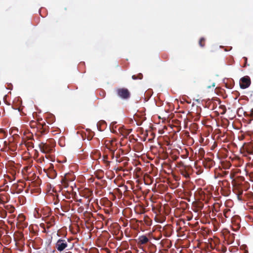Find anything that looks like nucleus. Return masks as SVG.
<instances>
[{
    "instance_id": "1",
    "label": "nucleus",
    "mask_w": 253,
    "mask_h": 253,
    "mask_svg": "<svg viewBox=\"0 0 253 253\" xmlns=\"http://www.w3.org/2000/svg\"><path fill=\"white\" fill-rule=\"evenodd\" d=\"M72 239L63 238L59 239L56 244L55 248L57 250L60 252L64 251L65 249L69 247V250L72 249L74 247V244H69L71 241H72Z\"/></svg>"
},
{
    "instance_id": "2",
    "label": "nucleus",
    "mask_w": 253,
    "mask_h": 253,
    "mask_svg": "<svg viewBox=\"0 0 253 253\" xmlns=\"http://www.w3.org/2000/svg\"><path fill=\"white\" fill-rule=\"evenodd\" d=\"M53 147L54 143L53 139H50L46 142H42L39 144V147L41 152L46 154L53 152Z\"/></svg>"
},
{
    "instance_id": "3",
    "label": "nucleus",
    "mask_w": 253,
    "mask_h": 253,
    "mask_svg": "<svg viewBox=\"0 0 253 253\" xmlns=\"http://www.w3.org/2000/svg\"><path fill=\"white\" fill-rule=\"evenodd\" d=\"M116 95L123 100H127L130 97V92L125 87H118L115 90Z\"/></svg>"
},
{
    "instance_id": "4",
    "label": "nucleus",
    "mask_w": 253,
    "mask_h": 253,
    "mask_svg": "<svg viewBox=\"0 0 253 253\" xmlns=\"http://www.w3.org/2000/svg\"><path fill=\"white\" fill-rule=\"evenodd\" d=\"M45 224L44 227V232L47 233L50 232L49 229L55 224L54 217L52 216L46 219Z\"/></svg>"
},
{
    "instance_id": "5",
    "label": "nucleus",
    "mask_w": 253,
    "mask_h": 253,
    "mask_svg": "<svg viewBox=\"0 0 253 253\" xmlns=\"http://www.w3.org/2000/svg\"><path fill=\"white\" fill-rule=\"evenodd\" d=\"M192 168L189 165H187L185 168L179 169L181 174L186 178H189L190 177V175L192 173Z\"/></svg>"
},
{
    "instance_id": "6",
    "label": "nucleus",
    "mask_w": 253,
    "mask_h": 253,
    "mask_svg": "<svg viewBox=\"0 0 253 253\" xmlns=\"http://www.w3.org/2000/svg\"><path fill=\"white\" fill-rule=\"evenodd\" d=\"M251 82L249 76H245L240 80V86L241 88L245 89L248 87L251 84Z\"/></svg>"
},
{
    "instance_id": "7",
    "label": "nucleus",
    "mask_w": 253,
    "mask_h": 253,
    "mask_svg": "<svg viewBox=\"0 0 253 253\" xmlns=\"http://www.w3.org/2000/svg\"><path fill=\"white\" fill-rule=\"evenodd\" d=\"M116 142L115 140L109 141L106 143V147L112 152V157L114 156V152L116 150Z\"/></svg>"
},
{
    "instance_id": "8",
    "label": "nucleus",
    "mask_w": 253,
    "mask_h": 253,
    "mask_svg": "<svg viewBox=\"0 0 253 253\" xmlns=\"http://www.w3.org/2000/svg\"><path fill=\"white\" fill-rule=\"evenodd\" d=\"M203 164L206 168L210 169L213 166L214 162L211 159L207 158L205 159Z\"/></svg>"
},
{
    "instance_id": "9",
    "label": "nucleus",
    "mask_w": 253,
    "mask_h": 253,
    "mask_svg": "<svg viewBox=\"0 0 253 253\" xmlns=\"http://www.w3.org/2000/svg\"><path fill=\"white\" fill-rule=\"evenodd\" d=\"M137 240L138 245H145L149 241L148 238L146 235L140 236Z\"/></svg>"
},
{
    "instance_id": "10",
    "label": "nucleus",
    "mask_w": 253,
    "mask_h": 253,
    "mask_svg": "<svg viewBox=\"0 0 253 253\" xmlns=\"http://www.w3.org/2000/svg\"><path fill=\"white\" fill-rule=\"evenodd\" d=\"M62 184L64 185L65 188H68V190H67V192L69 193V194H70V193L73 191V188L72 186L69 187L68 186V183L66 181V179L62 180Z\"/></svg>"
},
{
    "instance_id": "11",
    "label": "nucleus",
    "mask_w": 253,
    "mask_h": 253,
    "mask_svg": "<svg viewBox=\"0 0 253 253\" xmlns=\"http://www.w3.org/2000/svg\"><path fill=\"white\" fill-rule=\"evenodd\" d=\"M39 131L40 132V135H43L45 133L47 130V128L45 124H42V126H40L39 127Z\"/></svg>"
},
{
    "instance_id": "12",
    "label": "nucleus",
    "mask_w": 253,
    "mask_h": 253,
    "mask_svg": "<svg viewBox=\"0 0 253 253\" xmlns=\"http://www.w3.org/2000/svg\"><path fill=\"white\" fill-rule=\"evenodd\" d=\"M47 176L51 179H54L57 175V173L55 170H52V171H46Z\"/></svg>"
},
{
    "instance_id": "13",
    "label": "nucleus",
    "mask_w": 253,
    "mask_h": 253,
    "mask_svg": "<svg viewBox=\"0 0 253 253\" xmlns=\"http://www.w3.org/2000/svg\"><path fill=\"white\" fill-rule=\"evenodd\" d=\"M4 210L6 211V212L9 213H13L15 211V208L11 205H6L4 206Z\"/></svg>"
},
{
    "instance_id": "14",
    "label": "nucleus",
    "mask_w": 253,
    "mask_h": 253,
    "mask_svg": "<svg viewBox=\"0 0 253 253\" xmlns=\"http://www.w3.org/2000/svg\"><path fill=\"white\" fill-rule=\"evenodd\" d=\"M143 78V75L141 73H139L137 75H134L132 76V79L134 80H141Z\"/></svg>"
},
{
    "instance_id": "15",
    "label": "nucleus",
    "mask_w": 253,
    "mask_h": 253,
    "mask_svg": "<svg viewBox=\"0 0 253 253\" xmlns=\"http://www.w3.org/2000/svg\"><path fill=\"white\" fill-rule=\"evenodd\" d=\"M7 215V212L4 209H1L0 210V216L3 218H4L6 217Z\"/></svg>"
},
{
    "instance_id": "16",
    "label": "nucleus",
    "mask_w": 253,
    "mask_h": 253,
    "mask_svg": "<svg viewBox=\"0 0 253 253\" xmlns=\"http://www.w3.org/2000/svg\"><path fill=\"white\" fill-rule=\"evenodd\" d=\"M187 166V165H185L184 163L181 161L178 162L177 164V167L179 168V169L185 168Z\"/></svg>"
},
{
    "instance_id": "17",
    "label": "nucleus",
    "mask_w": 253,
    "mask_h": 253,
    "mask_svg": "<svg viewBox=\"0 0 253 253\" xmlns=\"http://www.w3.org/2000/svg\"><path fill=\"white\" fill-rule=\"evenodd\" d=\"M205 39L204 38H201L199 42L200 46L202 47H204L205 45Z\"/></svg>"
},
{
    "instance_id": "18",
    "label": "nucleus",
    "mask_w": 253,
    "mask_h": 253,
    "mask_svg": "<svg viewBox=\"0 0 253 253\" xmlns=\"http://www.w3.org/2000/svg\"><path fill=\"white\" fill-rule=\"evenodd\" d=\"M230 212H231L230 210H229V209H225L224 211V212H223V214H224V216L226 218L229 217V214H230Z\"/></svg>"
},
{
    "instance_id": "19",
    "label": "nucleus",
    "mask_w": 253,
    "mask_h": 253,
    "mask_svg": "<svg viewBox=\"0 0 253 253\" xmlns=\"http://www.w3.org/2000/svg\"><path fill=\"white\" fill-rule=\"evenodd\" d=\"M107 159H108L107 156H106V155L103 156V160L104 162L105 163L106 166H109L110 165V162L107 160Z\"/></svg>"
},
{
    "instance_id": "20",
    "label": "nucleus",
    "mask_w": 253,
    "mask_h": 253,
    "mask_svg": "<svg viewBox=\"0 0 253 253\" xmlns=\"http://www.w3.org/2000/svg\"><path fill=\"white\" fill-rule=\"evenodd\" d=\"M18 187V185L17 184H13L10 190L12 191L11 192V193L14 194L15 193V190Z\"/></svg>"
},
{
    "instance_id": "21",
    "label": "nucleus",
    "mask_w": 253,
    "mask_h": 253,
    "mask_svg": "<svg viewBox=\"0 0 253 253\" xmlns=\"http://www.w3.org/2000/svg\"><path fill=\"white\" fill-rule=\"evenodd\" d=\"M52 170H54V166H53V164H50L47 170V171H52Z\"/></svg>"
},
{
    "instance_id": "22",
    "label": "nucleus",
    "mask_w": 253,
    "mask_h": 253,
    "mask_svg": "<svg viewBox=\"0 0 253 253\" xmlns=\"http://www.w3.org/2000/svg\"><path fill=\"white\" fill-rule=\"evenodd\" d=\"M61 208L62 211L64 212H67L69 210V209L68 207H65L64 208L62 207Z\"/></svg>"
},
{
    "instance_id": "23",
    "label": "nucleus",
    "mask_w": 253,
    "mask_h": 253,
    "mask_svg": "<svg viewBox=\"0 0 253 253\" xmlns=\"http://www.w3.org/2000/svg\"><path fill=\"white\" fill-rule=\"evenodd\" d=\"M11 175L12 176H16V170H15L14 169H11V171L10 172Z\"/></svg>"
},
{
    "instance_id": "24",
    "label": "nucleus",
    "mask_w": 253,
    "mask_h": 253,
    "mask_svg": "<svg viewBox=\"0 0 253 253\" xmlns=\"http://www.w3.org/2000/svg\"><path fill=\"white\" fill-rule=\"evenodd\" d=\"M244 59L245 60V64L243 67H245L247 65V58L246 57H244Z\"/></svg>"
},
{
    "instance_id": "25",
    "label": "nucleus",
    "mask_w": 253,
    "mask_h": 253,
    "mask_svg": "<svg viewBox=\"0 0 253 253\" xmlns=\"http://www.w3.org/2000/svg\"><path fill=\"white\" fill-rule=\"evenodd\" d=\"M131 131H132L131 129L127 130L126 131V132H125V134H124V135H128L131 132Z\"/></svg>"
},
{
    "instance_id": "26",
    "label": "nucleus",
    "mask_w": 253,
    "mask_h": 253,
    "mask_svg": "<svg viewBox=\"0 0 253 253\" xmlns=\"http://www.w3.org/2000/svg\"><path fill=\"white\" fill-rule=\"evenodd\" d=\"M0 133H2L3 136H4L5 135V132L2 130H0Z\"/></svg>"
},
{
    "instance_id": "27",
    "label": "nucleus",
    "mask_w": 253,
    "mask_h": 253,
    "mask_svg": "<svg viewBox=\"0 0 253 253\" xmlns=\"http://www.w3.org/2000/svg\"><path fill=\"white\" fill-rule=\"evenodd\" d=\"M242 194H243V191H240V192H239V193L238 194V198H239V197H240V196H241V195H242Z\"/></svg>"
},
{
    "instance_id": "28",
    "label": "nucleus",
    "mask_w": 253,
    "mask_h": 253,
    "mask_svg": "<svg viewBox=\"0 0 253 253\" xmlns=\"http://www.w3.org/2000/svg\"><path fill=\"white\" fill-rule=\"evenodd\" d=\"M7 178H8L10 182H11L12 181H13V180H12V178H11V176H7Z\"/></svg>"
},
{
    "instance_id": "29",
    "label": "nucleus",
    "mask_w": 253,
    "mask_h": 253,
    "mask_svg": "<svg viewBox=\"0 0 253 253\" xmlns=\"http://www.w3.org/2000/svg\"><path fill=\"white\" fill-rule=\"evenodd\" d=\"M7 178H8L10 182H11L12 181H13V180H12V178H11V176H7Z\"/></svg>"
},
{
    "instance_id": "30",
    "label": "nucleus",
    "mask_w": 253,
    "mask_h": 253,
    "mask_svg": "<svg viewBox=\"0 0 253 253\" xmlns=\"http://www.w3.org/2000/svg\"><path fill=\"white\" fill-rule=\"evenodd\" d=\"M8 188H9V187H8V186H7H7H6L5 187L4 189V191H7V190H8Z\"/></svg>"
},
{
    "instance_id": "31",
    "label": "nucleus",
    "mask_w": 253,
    "mask_h": 253,
    "mask_svg": "<svg viewBox=\"0 0 253 253\" xmlns=\"http://www.w3.org/2000/svg\"><path fill=\"white\" fill-rule=\"evenodd\" d=\"M29 146H31V147L33 148L34 147L33 143H29Z\"/></svg>"
},
{
    "instance_id": "32",
    "label": "nucleus",
    "mask_w": 253,
    "mask_h": 253,
    "mask_svg": "<svg viewBox=\"0 0 253 253\" xmlns=\"http://www.w3.org/2000/svg\"><path fill=\"white\" fill-rule=\"evenodd\" d=\"M11 177L12 178V180H14L16 178V176H14H14L12 175V176H11Z\"/></svg>"
},
{
    "instance_id": "33",
    "label": "nucleus",
    "mask_w": 253,
    "mask_h": 253,
    "mask_svg": "<svg viewBox=\"0 0 253 253\" xmlns=\"http://www.w3.org/2000/svg\"><path fill=\"white\" fill-rule=\"evenodd\" d=\"M248 147L253 148V144H250L248 146Z\"/></svg>"
},
{
    "instance_id": "34",
    "label": "nucleus",
    "mask_w": 253,
    "mask_h": 253,
    "mask_svg": "<svg viewBox=\"0 0 253 253\" xmlns=\"http://www.w3.org/2000/svg\"><path fill=\"white\" fill-rule=\"evenodd\" d=\"M248 149L249 148H248L247 149ZM247 151H248L249 153H250V154L252 153V150H248Z\"/></svg>"
},
{
    "instance_id": "35",
    "label": "nucleus",
    "mask_w": 253,
    "mask_h": 253,
    "mask_svg": "<svg viewBox=\"0 0 253 253\" xmlns=\"http://www.w3.org/2000/svg\"><path fill=\"white\" fill-rule=\"evenodd\" d=\"M48 156H49L48 155H45V157H46V158H47V159Z\"/></svg>"
},
{
    "instance_id": "36",
    "label": "nucleus",
    "mask_w": 253,
    "mask_h": 253,
    "mask_svg": "<svg viewBox=\"0 0 253 253\" xmlns=\"http://www.w3.org/2000/svg\"><path fill=\"white\" fill-rule=\"evenodd\" d=\"M252 117L253 118V113L252 114Z\"/></svg>"
},
{
    "instance_id": "37",
    "label": "nucleus",
    "mask_w": 253,
    "mask_h": 253,
    "mask_svg": "<svg viewBox=\"0 0 253 253\" xmlns=\"http://www.w3.org/2000/svg\"><path fill=\"white\" fill-rule=\"evenodd\" d=\"M60 214L62 215H64V214H63V213H60Z\"/></svg>"
},
{
    "instance_id": "38",
    "label": "nucleus",
    "mask_w": 253,
    "mask_h": 253,
    "mask_svg": "<svg viewBox=\"0 0 253 253\" xmlns=\"http://www.w3.org/2000/svg\"><path fill=\"white\" fill-rule=\"evenodd\" d=\"M212 86H215L214 84H212Z\"/></svg>"
},
{
    "instance_id": "39",
    "label": "nucleus",
    "mask_w": 253,
    "mask_h": 253,
    "mask_svg": "<svg viewBox=\"0 0 253 253\" xmlns=\"http://www.w3.org/2000/svg\"><path fill=\"white\" fill-rule=\"evenodd\" d=\"M71 253V252H68V253Z\"/></svg>"
}]
</instances>
